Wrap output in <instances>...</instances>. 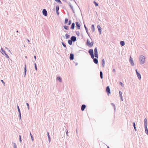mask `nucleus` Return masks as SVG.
<instances>
[{
	"label": "nucleus",
	"instance_id": "39448f33",
	"mask_svg": "<svg viewBox=\"0 0 148 148\" xmlns=\"http://www.w3.org/2000/svg\"><path fill=\"white\" fill-rule=\"evenodd\" d=\"M75 24L76 25V28L78 29H80V27L81 26L80 24L77 21L75 22Z\"/></svg>",
	"mask_w": 148,
	"mask_h": 148
},
{
	"label": "nucleus",
	"instance_id": "e2e57ef3",
	"mask_svg": "<svg viewBox=\"0 0 148 148\" xmlns=\"http://www.w3.org/2000/svg\"><path fill=\"white\" fill-rule=\"evenodd\" d=\"M16 146H14V148H16Z\"/></svg>",
	"mask_w": 148,
	"mask_h": 148
},
{
	"label": "nucleus",
	"instance_id": "052dcab7",
	"mask_svg": "<svg viewBox=\"0 0 148 148\" xmlns=\"http://www.w3.org/2000/svg\"><path fill=\"white\" fill-rule=\"evenodd\" d=\"M56 13L58 15L59 14V12L58 11L56 12Z\"/></svg>",
	"mask_w": 148,
	"mask_h": 148
},
{
	"label": "nucleus",
	"instance_id": "6e6552de",
	"mask_svg": "<svg viewBox=\"0 0 148 148\" xmlns=\"http://www.w3.org/2000/svg\"><path fill=\"white\" fill-rule=\"evenodd\" d=\"M74 55L73 54L71 53L70 55L69 59L70 60H73L74 59Z\"/></svg>",
	"mask_w": 148,
	"mask_h": 148
},
{
	"label": "nucleus",
	"instance_id": "37998d69",
	"mask_svg": "<svg viewBox=\"0 0 148 148\" xmlns=\"http://www.w3.org/2000/svg\"><path fill=\"white\" fill-rule=\"evenodd\" d=\"M71 20H69V23H68V25H71Z\"/></svg>",
	"mask_w": 148,
	"mask_h": 148
},
{
	"label": "nucleus",
	"instance_id": "20e7f679",
	"mask_svg": "<svg viewBox=\"0 0 148 148\" xmlns=\"http://www.w3.org/2000/svg\"><path fill=\"white\" fill-rule=\"evenodd\" d=\"M133 60V58H132L131 56H130L129 61L131 64V65L132 66L134 65Z\"/></svg>",
	"mask_w": 148,
	"mask_h": 148
},
{
	"label": "nucleus",
	"instance_id": "a211bd4d",
	"mask_svg": "<svg viewBox=\"0 0 148 148\" xmlns=\"http://www.w3.org/2000/svg\"><path fill=\"white\" fill-rule=\"evenodd\" d=\"M120 44L121 46H123L125 45V42L124 41H120Z\"/></svg>",
	"mask_w": 148,
	"mask_h": 148
},
{
	"label": "nucleus",
	"instance_id": "0e129e2a",
	"mask_svg": "<svg viewBox=\"0 0 148 148\" xmlns=\"http://www.w3.org/2000/svg\"><path fill=\"white\" fill-rule=\"evenodd\" d=\"M77 63H76V65H77Z\"/></svg>",
	"mask_w": 148,
	"mask_h": 148
},
{
	"label": "nucleus",
	"instance_id": "dca6fc26",
	"mask_svg": "<svg viewBox=\"0 0 148 148\" xmlns=\"http://www.w3.org/2000/svg\"><path fill=\"white\" fill-rule=\"evenodd\" d=\"M101 63L102 66L103 67H104L105 64V60L104 59H103L102 60Z\"/></svg>",
	"mask_w": 148,
	"mask_h": 148
},
{
	"label": "nucleus",
	"instance_id": "4468645a",
	"mask_svg": "<svg viewBox=\"0 0 148 148\" xmlns=\"http://www.w3.org/2000/svg\"><path fill=\"white\" fill-rule=\"evenodd\" d=\"M84 27L85 29V30H86V33L88 34V36L90 37V34H89V33L88 32V29L86 27V25L85 24L84 25Z\"/></svg>",
	"mask_w": 148,
	"mask_h": 148
},
{
	"label": "nucleus",
	"instance_id": "69168bd1",
	"mask_svg": "<svg viewBox=\"0 0 148 148\" xmlns=\"http://www.w3.org/2000/svg\"><path fill=\"white\" fill-rule=\"evenodd\" d=\"M107 147L108 148H110L108 146Z\"/></svg>",
	"mask_w": 148,
	"mask_h": 148
},
{
	"label": "nucleus",
	"instance_id": "f257e3e1",
	"mask_svg": "<svg viewBox=\"0 0 148 148\" xmlns=\"http://www.w3.org/2000/svg\"><path fill=\"white\" fill-rule=\"evenodd\" d=\"M145 58L143 56L141 55L140 56L139 60L140 62V64H142L145 62Z\"/></svg>",
	"mask_w": 148,
	"mask_h": 148
},
{
	"label": "nucleus",
	"instance_id": "f3484780",
	"mask_svg": "<svg viewBox=\"0 0 148 148\" xmlns=\"http://www.w3.org/2000/svg\"><path fill=\"white\" fill-rule=\"evenodd\" d=\"M91 29L92 30L93 32H94L95 31V27L94 25H92L91 26Z\"/></svg>",
	"mask_w": 148,
	"mask_h": 148
},
{
	"label": "nucleus",
	"instance_id": "c9c22d12",
	"mask_svg": "<svg viewBox=\"0 0 148 148\" xmlns=\"http://www.w3.org/2000/svg\"><path fill=\"white\" fill-rule=\"evenodd\" d=\"M76 34L77 36H79L80 34H79V32L78 31H76Z\"/></svg>",
	"mask_w": 148,
	"mask_h": 148
},
{
	"label": "nucleus",
	"instance_id": "5701e85b",
	"mask_svg": "<svg viewBox=\"0 0 148 148\" xmlns=\"http://www.w3.org/2000/svg\"><path fill=\"white\" fill-rule=\"evenodd\" d=\"M100 77L101 79L103 78V73L102 71H100Z\"/></svg>",
	"mask_w": 148,
	"mask_h": 148
},
{
	"label": "nucleus",
	"instance_id": "338daca9",
	"mask_svg": "<svg viewBox=\"0 0 148 148\" xmlns=\"http://www.w3.org/2000/svg\"><path fill=\"white\" fill-rule=\"evenodd\" d=\"M64 27L65 28V26H64Z\"/></svg>",
	"mask_w": 148,
	"mask_h": 148
},
{
	"label": "nucleus",
	"instance_id": "4be33fe9",
	"mask_svg": "<svg viewBox=\"0 0 148 148\" xmlns=\"http://www.w3.org/2000/svg\"><path fill=\"white\" fill-rule=\"evenodd\" d=\"M133 127H134V130L135 131H136L137 130V129H136V127L135 123L134 122L133 123Z\"/></svg>",
	"mask_w": 148,
	"mask_h": 148
},
{
	"label": "nucleus",
	"instance_id": "0eeeda50",
	"mask_svg": "<svg viewBox=\"0 0 148 148\" xmlns=\"http://www.w3.org/2000/svg\"><path fill=\"white\" fill-rule=\"evenodd\" d=\"M97 27L99 34H100L101 33V28L99 25H98Z\"/></svg>",
	"mask_w": 148,
	"mask_h": 148
},
{
	"label": "nucleus",
	"instance_id": "603ef678",
	"mask_svg": "<svg viewBox=\"0 0 148 148\" xmlns=\"http://www.w3.org/2000/svg\"><path fill=\"white\" fill-rule=\"evenodd\" d=\"M115 69H114L112 70V72H115Z\"/></svg>",
	"mask_w": 148,
	"mask_h": 148
},
{
	"label": "nucleus",
	"instance_id": "412c9836",
	"mask_svg": "<svg viewBox=\"0 0 148 148\" xmlns=\"http://www.w3.org/2000/svg\"><path fill=\"white\" fill-rule=\"evenodd\" d=\"M145 133L148 135V129L147 126L145 127Z\"/></svg>",
	"mask_w": 148,
	"mask_h": 148
},
{
	"label": "nucleus",
	"instance_id": "13d9d810",
	"mask_svg": "<svg viewBox=\"0 0 148 148\" xmlns=\"http://www.w3.org/2000/svg\"><path fill=\"white\" fill-rule=\"evenodd\" d=\"M72 10V11H73V13H75V11H74V10L73 9V10Z\"/></svg>",
	"mask_w": 148,
	"mask_h": 148
},
{
	"label": "nucleus",
	"instance_id": "de8ad7c7",
	"mask_svg": "<svg viewBox=\"0 0 148 148\" xmlns=\"http://www.w3.org/2000/svg\"><path fill=\"white\" fill-rule=\"evenodd\" d=\"M19 140L20 142H21V137L20 135L19 136Z\"/></svg>",
	"mask_w": 148,
	"mask_h": 148
},
{
	"label": "nucleus",
	"instance_id": "b1692460",
	"mask_svg": "<svg viewBox=\"0 0 148 148\" xmlns=\"http://www.w3.org/2000/svg\"><path fill=\"white\" fill-rule=\"evenodd\" d=\"M98 53V51L97 50V47H96L94 49V53L95 54L96 53Z\"/></svg>",
	"mask_w": 148,
	"mask_h": 148
},
{
	"label": "nucleus",
	"instance_id": "9d476101",
	"mask_svg": "<svg viewBox=\"0 0 148 148\" xmlns=\"http://www.w3.org/2000/svg\"><path fill=\"white\" fill-rule=\"evenodd\" d=\"M86 107V106L85 104H83L81 107V110L82 111H83L84 110Z\"/></svg>",
	"mask_w": 148,
	"mask_h": 148
},
{
	"label": "nucleus",
	"instance_id": "f8f14e48",
	"mask_svg": "<svg viewBox=\"0 0 148 148\" xmlns=\"http://www.w3.org/2000/svg\"><path fill=\"white\" fill-rule=\"evenodd\" d=\"M147 120L146 118H145L144 120V124L145 127L147 126Z\"/></svg>",
	"mask_w": 148,
	"mask_h": 148
},
{
	"label": "nucleus",
	"instance_id": "5fc2aeb1",
	"mask_svg": "<svg viewBox=\"0 0 148 148\" xmlns=\"http://www.w3.org/2000/svg\"><path fill=\"white\" fill-rule=\"evenodd\" d=\"M62 44L65 47V44L63 42H62Z\"/></svg>",
	"mask_w": 148,
	"mask_h": 148
},
{
	"label": "nucleus",
	"instance_id": "473e14b6",
	"mask_svg": "<svg viewBox=\"0 0 148 148\" xmlns=\"http://www.w3.org/2000/svg\"><path fill=\"white\" fill-rule=\"evenodd\" d=\"M69 6L71 8V9H72V10H73V6L71 5V4L70 3H69Z\"/></svg>",
	"mask_w": 148,
	"mask_h": 148
},
{
	"label": "nucleus",
	"instance_id": "e433bc0d",
	"mask_svg": "<svg viewBox=\"0 0 148 148\" xmlns=\"http://www.w3.org/2000/svg\"><path fill=\"white\" fill-rule=\"evenodd\" d=\"M119 84L122 87H123L124 86V84L121 82H120Z\"/></svg>",
	"mask_w": 148,
	"mask_h": 148
},
{
	"label": "nucleus",
	"instance_id": "c03bdc74",
	"mask_svg": "<svg viewBox=\"0 0 148 148\" xmlns=\"http://www.w3.org/2000/svg\"><path fill=\"white\" fill-rule=\"evenodd\" d=\"M34 65H35V69H36V71H37V66H36V64L35 63Z\"/></svg>",
	"mask_w": 148,
	"mask_h": 148
},
{
	"label": "nucleus",
	"instance_id": "72a5a7b5",
	"mask_svg": "<svg viewBox=\"0 0 148 148\" xmlns=\"http://www.w3.org/2000/svg\"><path fill=\"white\" fill-rule=\"evenodd\" d=\"M47 134H48V137L49 138V142H50V140H51L50 137V136L49 135V134L48 132H47Z\"/></svg>",
	"mask_w": 148,
	"mask_h": 148
},
{
	"label": "nucleus",
	"instance_id": "f03ea898",
	"mask_svg": "<svg viewBox=\"0 0 148 148\" xmlns=\"http://www.w3.org/2000/svg\"><path fill=\"white\" fill-rule=\"evenodd\" d=\"M86 44L89 47H91L93 46L94 44V42L93 41H92L91 42H90L88 39H87Z\"/></svg>",
	"mask_w": 148,
	"mask_h": 148
},
{
	"label": "nucleus",
	"instance_id": "2f4dec72",
	"mask_svg": "<svg viewBox=\"0 0 148 148\" xmlns=\"http://www.w3.org/2000/svg\"><path fill=\"white\" fill-rule=\"evenodd\" d=\"M59 10V7L58 6H57L56 7V12L58 11Z\"/></svg>",
	"mask_w": 148,
	"mask_h": 148
},
{
	"label": "nucleus",
	"instance_id": "680f3d73",
	"mask_svg": "<svg viewBox=\"0 0 148 148\" xmlns=\"http://www.w3.org/2000/svg\"><path fill=\"white\" fill-rule=\"evenodd\" d=\"M27 40L28 41V42H29V40Z\"/></svg>",
	"mask_w": 148,
	"mask_h": 148
},
{
	"label": "nucleus",
	"instance_id": "c85d7f7f",
	"mask_svg": "<svg viewBox=\"0 0 148 148\" xmlns=\"http://www.w3.org/2000/svg\"><path fill=\"white\" fill-rule=\"evenodd\" d=\"M26 71H27L26 66V65H25V68H24V71H25V75H26Z\"/></svg>",
	"mask_w": 148,
	"mask_h": 148
},
{
	"label": "nucleus",
	"instance_id": "79ce46f5",
	"mask_svg": "<svg viewBox=\"0 0 148 148\" xmlns=\"http://www.w3.org/2000/svg\"><path fill=\"white\" fill-rule=\"evenodd\" d=\"M55 0L58 3H61V2L60 0Z\"/></svg>",
	"mask_w": 148,
	"mask_h": 148
},
{
	"label": "nucleus",
	"instance_id": "09e8293b",
	"mask_svg": "<svg viewBox=\"0 0 148 148\" xmlns=\"http://www.w3.org/2000/svg\"><path fill=\"white\" fill-rule=\"evenodd\" d=\"M135 71H136V74H137L138 73H138L137 71V70L136 69L135 70Z\"/></svg>",
	"mask_w": 148,
	"mask_h": 148
},
{
	"label": "nucleus",
	"instance_id": "2eb2a0df",
	"mask_svg": "<svg viewBox=\"0 0 148 148\" xmlns=\"http://www.w3.org/2000/svg\"><path fill=\"white\" fill-rule=\"evenodd\" d=\"M75 24L74 23H72L71 26V29H74L75 28Z\"/></svg>",
	"mask_w": 148,
	"mask_h": 148
},
{
	"label": "nucleus",
	"instance_id": "3c124183",
	"mask_svg": "<svg viewBox=\"0 0 148 148\" xmlns=\"http://www.w3.org/2000/svg\"><path fill=\"white\" fill-rule=\"evenodd\" d=\"M5 55H6V56L7 58H9V56H8V55H7L6 53H5Z\"/></svg>",
	"mask_w": 148,
	"mask_h": 148
},
{
	"label": "nucleus",
	"instance_id": "7c9ffc66",
	"mask_svg": "<svg viewBox=\"0 0 148 148\" xmlns=\"http://www.w3.org/2000/svg\"><path fill=\"white\" fill-rule=\"evenodd\" d=\"M65 36L66 37V38L67 39L69 38L70 37V35H68L67 34H65Z\"/></svg>",
	"mask_w": 148,
	"mask_h": 148
},
{
	"label": "nucleus",
	"instance_id": "c756f323",
	"mask_svg": "<svg viewBox=\"0 0 148 148\" xmlns=\"http://www.w3.org/2000/svg\"><path fill=\"white\" fill-rule=\"evenodd\" d=\"M17 107H18V111L19 112V115H20V117L21 118V114L20 111V109H19V107H18V106H17Z\"/></svg>",
	"mask_w": 148,
	"mask_h": 148
},
{
	"label": "nucleus",
	"instance_id": "ddd939ff",
	"mask_svg": "<svg viewBox=\"0 0 148 148\" xmlns=\"http://www.w3.org/2000/svg\"><path fill=\"white\" fill-rule=\"evenodd\" d=\"M97 59V58H94V59H93V62L95 64H97L98 63V60Z\"/></svg>",
	"mask_w": 148,
	"mask_h": 148
},
{
	"label": "nucleus",
	"instance_id": "a18cd8bd",
	"mask_svg": "<svg viewBox=\"0 0 148 148\" xmlns=\"http://www.w3.org/2000/svg\"><path fill=\"white\" fill-rule=\"evenodd\" d=\"M26 105L27 106V107H28V110H29V104L27 103H26Z\"/></svg>",
	"mask_w": 148,
	"mask_h": 148
},
{
	"label": "nucleus",
	"instance_id": "f704fd0d",
	"mask_svg": "<svg viewBox=\"0 0 148 148\" xmlns=\"http://www.w3.org/2000/svg\"><path fill=\"white\" fill-rule=\"evenodd\" d=\"M95 57L97 58H98V54L97 53H96L95 54Z\"/></svg>",
	"mask_w": 148,
	"mask_h": 148
},
{
	"label": "nucleus",
	"instance_id": "4c0bfd02",
	"mask_svg": "<svg viewBox=\"0 0 148 148\" xmlns=\"http://www.w3.org/2000/svg\"><path fill=\"white\" fill-rule=\"evenodd\" d=\"M90 55L92 58V59H94V54Z\"/></svg>",
	"mask_w": 148,
	"mask_h": 148
},
{
	"label": "nucleus",
	"instance_id": "bf43d9fd",
	"mask_svg": "<svg viewBox=\"0 0 148 148\" xmlns=\"http://www.w3.org/2000/svg\"><path fill=\"white\" fill-rule=\"evenodd\" d=\"M76 132H77V129Z\"/></svg>",
	"mask_w": 148,
	"mask_h": 148
},
{
	"label": "nucleus",
	"instance_id": "4d7b16f0",
	"mask_svg": "<svg viewBox=\"0 0 148 148\" xmlns=\"http://www.w3.org/2000/svg\"><path fill=\"white\" fill-rule=\"evenodd\" d=\"M34 59L35 60H36V56H34Z\"/></svg>",
	"mask_w": 148,
	"mask_h": 148
},
{
	"label": "nucleus",
	"instance_id": "8fccbe9b",
	"mask_svg": "<svg viewBox=\"0 0 148 148\" xmlns=\"http://www.w3.org/2000/svg\"><path fill=\"white\" fill-rule=\"evenodd\" d=\"M66 134L67 135V136H69L68 134V131L67 130L66 132Z\"/></svg>",
	"mask_w": 148,
	"mask_h": 148
},
{
	"label": "nucleus",
	"instance_id": "a19ab883",
	"mask_svg": "<svg viewBox=\"0 0 148 148\" xmlns=\"http://www.w3.org/2000/svg\"><path fill=\"white\" fill-rule=\"evenodd\" d=\"M69 29V26L65 25V29L68 30Z\"/></svg>",
	"mask_w": 148,
	"mask_h": 148
},
{
	"label": "nucleus",
	"instance_id": "9b49d317",
	"mask_svg": "<svg viewBox=\"0 0 148 148\" xmlns=\"http://www.w3.org/2000/svg\"><path fill=\"white\" fill-rule=\"evenodd\" d=\"M88 53L90 55L94 54L93 49H89L88 51Z\"/></svg>",
	"mask_w": 148,
	"mask_h": 148
},
{
	"label": "nucleus",
	"instance_id": "49530a36",
	"mask_svg": "<svg viewBox=\"0 0 148 148\" xmlns=\"http://www.w3.org/2000/svg\"><path fill=\"white\" fill-rule=\"evenodd\" d=\"M1 81L2 82V83L5 86V82H4L3 81V80H1Z\"/></svg>",
	"mask_w": 148,
	"mask_h": 148
},
{
	"label": "nucleus",
	"instance_id": "ea45409f",
	"mask_svg": "<svg viewBox=\"0 0 148 148\" xmlns=\"http://www.w3.org/2000/svg\"><path fill=\"white\" fill-rule=\"evenodd\" d=\"M30 134L31 137V138H32V140L33 141L34 140V138H33V137L32 136V135L31 134V133H30Z\"/></svg>",
	"mask_w": 148,
	"mask_h": 148
},
{
	"label": "nucleus",
	"instance_id": "864d4df0",
	"mask_svg": "<svg viewBox=\"0 0 148 148\" xmlns=\"http://www.w3.org/2000/svg\"><path fill=\"white\" fill-rule=\"evenodd\" d=\"M120 98H121V100L122 101H123V97H121Z\"/></svg>",
	"mask_w": 148,
	"mask_h": 148
},
{
	"label": "nucleus",
	"instance_id": "6e6d98bb",
	"mask_svg": "<svg viewBox=\"0 0 148 148\" xmlns=\"http://www.w3.org/2000/svg\"><path fill=\"white\" fill-rule=\"evenodd\" d=\"M2 50V52L5 54V53L4 52V51L3 50Z\"/></svg>",
	"mask_w": 148,
	"mask_h": 148
},
{
	"label": "nucleus",
	"instance_id": "7ed1b4c3",
	"mask_svg": "<svg viewBox=\"0 0 148 148\" xmlns=\"http://www.w3.org/2000/svg\"><path fill=\"white\" fill-rule=\"evenodd\" d=\"M106 91L108 95L111 93L110 89L109 86H107L106 89Z\"/></svg>",
	"mask_w": 148,
	"mask_h": 148
},
{
	"label": "nucleus",
	"instance_id": "bb28decb",
	"mask_svg": "<svg viewBox=\"0 0 148 148\" xmlns=\"http://www.w3.org/2000/svg\"><path fill=\"white\" fill-rule=\"evenodd\" d=\"M93 3L96 6H98V4L95 1H94Z\"/></svg>",
	"mask_w": 148,
	"mask_h": 148
},
{
	"label": "nucleus",
	"instance_id": "cd10ccee",
	"mask_svg": "<svg viewBox=\"0 0 148 148\" xmlns=\"http://www.w3.org/2000/svg\"><path fill=\"white\" fill-rule=\"evenodd\" d=\"M119 95L120 97H123L122 96V92L121 91H119Z\"/></svg>",
	"mask_w": 148,
	"mask_h": 148
},
{
	"label": "nucleus",
	"instance_id": "58836bf2",
	"mask_svg": "<svg viewBox=\"0 0 148 148\" xmlns=\"http://www.w3.org/2000/svg\"><path fill=\"white\" fill-rule=\"evenodd\" d=\"M68 21V19L67 18H65V24L67 23Z\"/></svg>",
	"mask_w": 148,
	"mask_h": 148
},
{
	"label": "nucleus",
	"instance_id": "aec40b11",
	"mask_svg": "<svg viewBox=\"0 0 148 148\" xmlns=\"http://www.w3.org/2000/svg\"><path fill=\"white\" fill-rule=\"evenodd\" d=\"M73 41L71 40H69L68 42V44L70 45H72Z\"/></svg>",
	"mask_w": 148,
	"mask_h": 148
},
{
	"label": "nucleus",
	"instance_id": "393cba45",
	"mask_svg": "<svg viewBox=\"0 0 148 148\" xmlns=\"http://www.w3.org/2000/svg\"><path fill=\"white\" fill-rule=\"evenodd\" d=\"M111 105L113 107L114 111L115 112V111L116 108H115V105L113 103H111Z\"/></svg>",
	"mask_w": 148,
	"mask_h": 148
},
{
	"label": "nucleus",
	"instance_id": "6ab92c4d",
	"mask_svg": "<svg viewBox=\"0 0 148 148\" xmlns=\"http://www.w3.org/2000/svg\"><path fill=\"white\" fill-rule=\"evenodd\" d=\"M136 75H137V76L138 77V79L139 80H140L141 79V78L140 74L139 73L136 74Z\"/></svg>",
	"mask_w": 148,
	"mask_h": 148
},
{
	"label": "nucleus",
	"instance_id": "a878e982",
	"mask_svg": "<svg viewBox=\"0 0 148 148\" xmlns=\"http://www.w3.org/2000/svg\"><path fill=\"white\" fill-rule=\"evenodd\" d=\"M57 79L60 82H61L62 81L61 78L60 77H58L57 78Z\"/></svg>",
	"mask_w": 148,
	"mask_h": 148
},
{
	"label": "nucleus",
	"instance_id": "423d86ee",
	"mask_svg": "<svg viewBox=\"0 0 148 148\" xmlns=\"http://www.w3.org/2000/svg\"><path fill=\"white\" fill-rule=\"evenodd\" d=\"M71 40L73 42H75L77 38L75 36H72L71 37Z\"/></svg>",
	"mask_w": 148,
	"mask_h": 148
},
{
	"label": "nucleus",
	"instance_id": "1a4fd4ad",
	"mask_svg": "<svg viewBox=\"0 0 148 148\" xmlns=\"http://www.w3.org/2000/svg\"><path fill=\"white\" fill-rule=\"evenodd\" d=\"M42 13L43 15L45 16H47V12L46 10L45 9H44L43 10Z\"/></svg>",
	"mask_w": 148,
	"mask_h": 148
}]
</instances>
